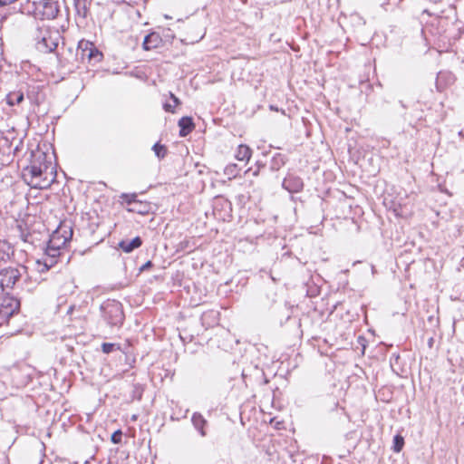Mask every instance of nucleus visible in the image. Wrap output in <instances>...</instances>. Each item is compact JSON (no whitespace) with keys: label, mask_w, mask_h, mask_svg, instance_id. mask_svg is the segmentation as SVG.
Here are the masks:
<instances>
[{"label":"nucleus","mask_w":464,"mask_h":464,"mask_svg":"<svg viewBox=\"0 0 464 464\" xmlns=\"http://www.w3.org/2000/svg\"><path fill=\"white\" fill-rule=\"evenodd\" d=\"M22 178L34 188H47L54 179V168L47 160V155L39 150L32 154L30 165L23 169Z\"/></svg>","instance_id":"f257e3e1"},{"label":"nucleus","mask_w":464,"mask_h":464,"mask_svg":"<svg viewBox=\"0 0 464 464\" xmlns=\"http://www.w3.org/2000/svg\"><path fill=\"white\" fill-rule=\"evenodd\" d=\"M105 320L111 325L121 324L124 319L122 305L116 300H107L101 306Z\"/></svg>","instance_id":"f03ea898"},{"label":"nucleus","mask_w":464,"mask_h":464,"mask_svg":"<svg viewBox=\"0 0 464 464\" xmlns=\"http://www.w3.org/2000/svg\"><path fill=\"white\" fill-rule=\"evenodd\" d=\"M72 232L70 230L68 233H63L62 228L57 229L51 236L46 253L51 257H55L59 255V250L72 237Z\"/></svg>","instance_id":"7ed1b4c3"},{"label":"nucleus","mask_w":464,"mask_h":464,"mask_svg":"<svg viewBox=\"0 0 464 464\" xmlns=\"http://www.w3.org/2000/svg\"><path fill=\"white\" fill-rule=\"evenodd\" d=\"M20 303L13 297H5L0 304V325L8 321V319L18 311Z\"/></svg>","instance_id":"20e7f679"},{"label":"nucleus","mask_w":464,"mask_h":464,"mask_svg":"<svg viewBox=\"0 0 464 464\" xmlns=\"http://www.w3.org/2000/svg\"><path fill=\"white\" fill-rule=\"evenodd\" d=\"M78 52H80L82 60L87 59L89 62H99L102 59V53L89 41L82 40L78 44Z\"/></svg>","instance_id":"39448f33"},{"label":"nucleus","mask_w":464,"mask_h":464,"mask_svg":"<svg viewBox=\"0 0 464 464\" xmlns=\"http://www.w3.org/2000/svg\"><path fill=\"white\" fill-rule=\"evenodd\" d=\"M21 276L17 268L8 267L0 271V285L2 290L12 288Z\"/></svg>","instance_id":"423d86ee"},{"label":"nucleus","mask_w":464,"mask_h":464,"mask_svg":"<svg viewBox=\"0 0 464 464\" xmlns=\"http://www.w3.org/2000/svg\"><path fill=\"white\" fill-rule=\"evenodd\" d=\"M161 42L160 36L157 33H151L145 36L142 46L146 51L157 48Z\"/></svg>","instance_id":"0eeeda50"},{"label":"nucleus","mask_w":464,"mask_h":464,"mask_svg":"<svg viewBox=\"0 0 464 464\" xmlns=\"http://www.w3.org/2000/svg\"><path fill=\"white\" fill-rule=\"evenodd\" d=\"M179 127L180 128L179 136L186 137L194 129V123L190 117H182L179 121Z\"/></svg>","instance_id":"6e6552de"},{"label":"nucleus","mask_w":464,"mask_h":464,"mask_svg":"<svg viewBox=\"0 0 464 464\" xmlns=\"http://www.w3.org/2000/svg\"><path fill=\"white\" fill-rule=\"evenodd\" d=\"M142 241L140 237H136L131 240H122L120 242V247L126 253H130L135 248L140 246Z\"/></svg>","instance_id":"1a4fd4ad"},{"label":"nucleus","mask_w":464,"mask_h":464,"mask_svg":"<svg viewBox=\"0 0 464 464\" xmlns=\"http://www.w3.org/2000/svg\"><path fill=\"white\" fill-rule=\"evenodd\" d=\"M194 427L199 431L202 437L206 436L204 426L207 424V420L203 418L200 413H194L191 419Z\"/></svg>","instance_id":"9d476101"},{"label":"nucleus","mask_w":464,"mask_h":464,"mask_svg":"<svg viewBox=\"0 0 464 464\" xmlns=\"http://www.w3.org/2000/svg\"><path fill=\"white\" fill-rule=\"evenodd\" d=\"M237 160L248 161L251 158V149L246 145H239L236 153Z\"/></svg>","instance_id":"9b49d317"},{"label":"nucleus","mask_w":464,"mask_h":464,"mask_svg":"<svg viewBox=\"0 0 464 464\" xmlns=\"http://www.w3.org/2000/svg\"><path fill=\"white\" fill-rule=\"evenodd\" d=\"M24 101V93L21 92H13L6 96V102L9 105L14 106Z\"/></svg>","instance_id":"f8f14e48"},{"label":"nucleus","mask_w":464,"mask_h":464,"mask_svg":"<svg viewBox=\"0 0 464 464\" xmlns=\"http://www.w3.org/2000/svg\"><path fill=\"white\" fill-rule=\"evenodd\" d=\"M130 211L137 212L140 214L148 213L150 210V206L147 203H143L138 200V204L129 208Z\"/></svg>","instance_id":"ddd939ff"},{"label":"nucleus","mask_w":464,"mask_h":464,"mask_svg":"<svg viewBox=\"0 0 464 464\" xmlns=\"http://www.w3.org/2000/svg\"><path fill=\"white\" fill-rule=\"evenodd\" d=\"M74 6L76 9V12L80 15H82L83 17L86 16V14H87L86 0H74Z\"/></svg>","instance_id":"4468645a"},{"label":"nucleus","mask_w":464,"mask_h":464,"mask_svg":"<svg viewBox=\"0 0 464 464\" xmlns=\"http://www.w3.org/2000/svg\"><path fill=\"white\" fill-rule=\"evenodd\" d=\"M152 150L159 159H163L167 154V148L160 143L154 144Z\"/></svg>","instance_id":"2eb2a0df"},{"label":"nucleus","mask_w":464,"mask_h":464,"mask_svg":"<svg viewBox=\"0 0 464 464\" xmlns=\"http://www.w3.org/2000/svg\"><path fill=\"white\" fill-rule=\"evenodd\" d=\"M121 198L124 202L130 206V208L138 204L137 195L136 194H122Z\"/></svg>","instance_id":"dca6fc26"},{"label":"nucleus","mask_w":464,"mask_h":464,"mask_svg":"<svg viewBox=\"0 0 464 464\" xmlns=\"http://www.w3.org/2000/svg\"><path fill=\"white\" fill-rule=\"evenodd\" d=\"M404 445V440L401 435H396L393 439V451L400 452Z\"/></svg>","instance_id":"f3484780"},{"label":"nucleus","mask_w":464,"mask_h":464,"mask_svg":"<svg viewBox=\"0 0 464 464\" xmlns=\"http://www.w3.org/2000/svg\"><path fill=\"white\" fill-rule=\"evenodd\" d=\"M113 347H114V344L109 343H104L102 345V352L105 353H110L112 351Z\"/></svg>","instance_id":"a211bd4d"},{"label":"nucleus","mask_w":464,"mask_h":464,"mask_svg":"<svg viewBox=\"0 0 464 464\" xmlns=\"http://www.w3.org/2000/svg\"><path fill=\"white\" fill-rule=\"evenodd\" d=\"M121 439V431L117 430L111 435V440L113 443H119Z\"/></svg>","instance_id":"6ab92c4d"},{"label":"nucleus","mask_w":464,"mask_h":464,"mask_svg":"<svg viewBox=\"0 0 464 464\" xmlns=\"http://www.w3.org/2000/svg\"><path fill=\"white\" fill-rule=\"evenodd\" d=\"M16 1L17 0H0V6L9 5Z\"/></svg>","instance_id":"aec40b11"},{"label":"nucleus","mask_w":464,"mask_h":464,"mask_svg":"<svg viewBox=\"0 0 464 464\" xmlns=\"http://www.w3.org/2000/svg\"><path fill=\"white\" fill-rule=\"evenodd\" d=\"M163 108L166 111H169V112H174V110H173V105L169 104V103H165L163 105Z\"/></svg>","instance_id":"412c9836"},{"label":"nucleus","mask_w":464,"mask_h":464,"mask_svg":"<svg viewBox=\"0 0 464 464\" xmlns=\"http://www.w3.org/2000/svg\"><path fill=\"white\" fill-rule=\"evenodd\" d=\"M152 266V263L150 261H147L144 265L141 266V267L140 268V271H144V270H147L148 268H150V266Z\"/></svg>","instance_id":"4be33fe9"},{"label":"nucleus","mask_w":464,"mask_h":464,"mask_svg":"<svg viewBox=\"0 0 464 464\" xmlns=\"http://www.w3.org/2000/svg\"><path fill=\"white\" fill-rule=\"evenodd\" d=\"M170 98L173 100L175 106L179 104V100L173 93H170Z\"/></svg>","instance_id":"5701e85b"},{"label":"nucleus","mask_w":464,"mask_h":464,"mask_svg":"<svg viewBox=\"0 0 464 464\" xmlns=\"http://www.w3.org/2000/svg\"><path fill=\"white\" fill-rule=\"evenodd\" d=\"M42 44L46 45V38L44 36L42 39Z\"/></svg>","instance_id":"b1692460"}]
</instances>
